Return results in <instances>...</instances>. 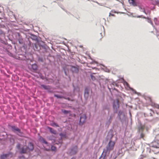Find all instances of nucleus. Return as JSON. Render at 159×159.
I'll return each instance as SVG.
<instances>
[{"mask_svg": "<svg viewBox=\"0 0 159 159\" xmlns=\"http://www.w3.org/2000/svg\"><path fill=\"white\" fill-rule=\"evenodd\" d=\"M34 148L33 144L31 143H30L28 147L24 146L21 149L20 153H26L27 152L32 151L34 149Z\"/></svg>", "mask_w": 159, "mask_h": 159, "instance_id": "nucleus-1", "label": "nucleus"}, {"mask_svg": "<svg viewBox=\"0 0 159 159\" xmlns=\"http://www.w3.org/2000/svg\"><path fill=\"white\" fill-rule=\"evenodd\" d=\"M115 144V142L112 141L111 138L106 147V149L105 150L106 153L114 149Z\"/></svg>", "mask_w": 159, "mask_h": 159, "instance_id": "nucleus-2", "label": "nucleus"}, {"mask_svg": "<svg viewBox=\"0 0 159 159\" xmlns=\"http://www.w3.org/2000/svg\"><path fill=\"white\" fill-rule=\"evenodd\" d=\"M118 117L119 118L120 120L122 121L125 118V116L122 112L119 111L118 114Z\"/></svg>", "mask_w": 159, "mask_h": 159, "instance_id": "nucleus-3", "label": "nucleus"}, {"mask_svg": "<svg viewBox=\"0 0 159 159\" xmlns=\"http://www.w3.org/2000/svg\"><path fill=\"white\" fill-rule=\"evenodd\" d=\"M86 116L85 115L83 114L80 117V123L81 124H83L86 120Z\"/></svg>", "mask_w": 159, "mask_h": 159, "instance_id": "nucleus-4", "label": "nucleus"}, {"mask_svg": "<svg viewBox=\"0 0 159 159\" xmlns=\"http://www.w3.org/2000/svg\"><path fill=\"white\" fill-rule=\"evenodd\" d=\"M12 131L14 132H17L18 133V134L19 135V134H21L22 133L20 130L17 127H16L15 126H13L11 127Z\"/></svg>", "mask_w": 159, "mask_h": 159, "instance_id": "nucleus-5", "label": "nucleus"}, {"mask_svg": "<svg viewBox=\"0 0 159 159\" xmlns=\"http://www.w3.org/2000/svg\"><path fill=\"white\" fill-rule=\"evenodd\" d=\"M119 101L118 99L114 102L113 104V107L114 108H116L117 107H119Z\"/></svg>", "mask_w": 159, "mask_h": 159, "instance_id": "nucleus-6", "label": "nucleus"}, {"mask_svg": "<svg viewBox=\"0 0 159 159\" xmlns=\"http://www.w3.org/2000/svg\"><path fill=\"white\" fill-rule=\"evenodd\" d=\"M129 2L130 4L134 6H136L137 5L134 0H129Z\"/></svg>", "mask_w": 159, "mask_h": 159, "instance_id": "nucleus-7", "label": "nucleus"}, {"mask_svg": "<svg viewBox=\"0 0 159 159\" xmlns=\"http://www.w3.org/2000/svg\"><path fill=\"white\" fill-rule=\"evenodd\" d=\"M39 141H40V142H41L42 143H44L46 144H48L47 142L45 141V139L43 138L42 137H40V138H39Z\"/></svg>", "mask_w": 159, "mask_h": 159, "instance_id": "nucleus-8", "label": "nucleus"}, {"mask_svg": "<svg viewBox=\"0 0 159 159\" xmlns=\"http://www.w3.org/2000/svg\"><path fill=\"white\" fill-rule=\"evenodd\" d=\"M9 154H4L1 156V159H6L9 156Z\"/></svg>", "mask_w": 159, "mask_h": 159, "instance_id": "nucleus-9", "label": "nucleus"}, {"mask_svg": "<svg viewBox=\"0 0 159 159\" xmlns=\"http://www.w3.org/2000/svg\"><path fill=\"white\" fill-rule=\"evenodd\" d=\"M48 128L49 129L50 132L54 134H56V131L55 130L53 129H52V128L50 127H48Z\"/></svg>", "mask_w": 159, "mask_h": 159, "instance_id": "nucleus-10", "label": "nucleus"}, {"mask_svg": "<svg viewBox=\"0 0 159 159\" xmlns=\"http://www.w3.org/2000/svg\"><path fill=\"white\" fill-rule=\"evenodd\" d=\"M32 69L34 70H37L38 68L37 65L36 64H34L32 65Z\"/></svg>", "mask_w": 159, "mask_h": 159, "instance_id": "nucleus-11", "label": "nucleus"}, {"mask_svg": "<svg viewBox=\"0 0 159 159\" xmlns=\"http://www.w3.org/2000/svg\"><path fill=\"white\" fill-rule=\"evenodd\" d=\"M154 106L157 109V113L159 114V105L154 104Z\"/></svg>", "mask_w": 159, "mask_h": 159, "instance_id": "nucleus-12", "label": "nucleus"}, {"mask_svg": "<svg viewBox=\"0 0 159 159\" xmlns=\"http://www.w3.org/2000/svg\"><path fill=\"white\" fill-rule=\"evenodd\" d=\"M155 140L159 144V134H157L156 136Z\"/></svg>", "mask_w": 159, "mask_h": 159, "instance_id": "nucleus-13", "label": "nucleus"}, {"mask_svg": "<svg viewBox=\"0 0 159 159\" xmlns=\"http://www.w3.org/2000/svg\"><path fill=\"white\" fill-rule=\"evenodd\" d=\"M114 115H112L110 116L108 120L109 123H110L111 122L112 119L114 117Z\"/></svg>", "mask_w": 159, "mask_h": 159, "instance_id": "nucleus-14", "label": "nucleus"}, {"mask_svg": "<svg viewBox=\"0 0 159 159\" xmlns=\"http://www.w3.org/2000/svg\"><path fill=\"white\" fill-rule=\"evenodd\" d=\"M62 112L64 114H67L70 112V111H66L65 110H62Z\"/></svg>", "mask_w": 159, "mask_h": 159, "instance_id": "nucleus-15", "label": "nucleus"}, {"mask_svg": "<svg viewBox=\"0 0 159 159\" xmlns=\"http://www.w3.org/2000/svg\"><path fill=\"white\" fill-rule=\"evenodd\" d=\"M124 84L127 87H129L130 89H131L132 90H133V89L132 88H130L129 87V84H128V83L127 82H125Z\"/></svg>", "mask_w": 159, "mask_h": 159, "instance_id": "nucleus-16", "label": "nucleus"}, {"mask_svg": "<svg viewBox=\"0 0 159 159\" xmlns=\"http://www.w3.org/2000/svg\"><path fill=\"white\" fill-rule=\"evenodd\" d=\"M145 136V134L143 133H141L140 135V138L139 139H143V140H144V138Z\"/></svg>", "mask_w": 159, "mask_h": 159, "instance_id": "nucleus-17", "label": "nucleus"}, {"mask_svg": "<svg viewBox=\"0 0 159 159\" xmlns=\"http://www.w3.org/2000/svg\"><path fill=\"white\" fill-rule=\"evenodd\" d=\"M51 149L52 151H55L56 150V148L55 147L52 146L51 147Z\"/></svg>", "mask_w": 159, "mask_h": 159, "instance_id": "nucleus-18", "label": "nucleus"}, {"mask_svg": "<svg viewBox=\"0 0 159 159\" xmlns=\"http://www.w3.org/2000/svg\"><path fill=\"white\" fill-rule=\"evenodd\" d=\"M52 125L53 126H55L57 127H59V125H58L55 123H53L52 124Z\"/></svg>", "mask_w": 159, "mask_h": 159, "instance_id": "nucleus-19", "label": "nucleus"}, {"mask_svg": "<svg viewBox=\"0 0 159 159\" xmlns=\"http://www.w3.org/2000/svg\"><path fill=\"white\" fill-rule=\"evenodd\" d=\"M89 95V92H88L85 91L84 93V95L85 96L86 95L87 96Z\"/></svg>", "mask_w": 159, "mask_h": 159, "instance_id": "nucleus-20", "label": "nucleus"}, {"mask_svg": "<svg viewBox=\"0 0 159 159\" xmlns=\"http://www.w3.org/2000/svg\"><path fill=\"white\" fill-rule=\"evenodd\" d=\"M91 79H92V80H95V77L92 75H91Z\"/></svg>", "mask_w": 159, "mask_h": 159, "instance_id": "nucleus-21", "label": "nucleus"}, {"mask_svg": "<svg viewBox=\"0 0 159 159\" xmlns=\"http://www.w3.org/2000/svg\"><path fill=\"white\" fill-rule=\"evenodd\" d=\"M42 86L43 87V88H44L45 89H47V87L46 86L43 85H42Z\"/></svg>", "mask_w": 159, "mask_h": 159, "instance_id": "nucleus-22", "label": "nucleus"}, {"mask_svg": "<svg viewBox=\"0 0 159 159\" xmlns=\"http://www.w3.org/2000/svg\"><path fill=\"white\" fill-rule=\"evenodd\" d=\"M17 147L18 148H19L20 147V145L19 144H18L17 145Z\"/></svg>", "mask_w": 159, "mask_h": 159, "instance_id": "nucleus-23", "label": "nucleus"}, {"mask_svg": "<svg viewBox=\"0 0 159 159\" xmlns=\"http://www.w3.org/2000/svg\"><path fill=\"white\" fill-rule=\"evenodd\" d=\"M148 99H149V100H150V102H152V99L151 98V97H148Z\"/></svg>", "mask_w": 159, "mask_h": 159, "instance_id": "nucleus-24", "label": "nucleus"}, {"mask_svg": "<svg viewBox=\"0 0 159 159\" xmlns=\"http://www.w3.org/2000/svg\"><path fill=\"white\" fill-rule=\"evenodd\" d=\"M152 147H155L156 148H159V147H157L156 146H154V145H152Z\"/></svg>", "mask_w": 159, "mask_h": 159, "instance_id": "nucleus-25", "label": "nucleus"}, {"mask_svg": "<svg viewBox=\"0 0 159 159\" xmlns=\"http://www.w3.org/2000/svg\"><path fill=\"white\" fill-rule=\"evenodd\" d=\"M75 69V71L76 72H77L78 71V69L77 68H76L75 67H74Z\"/></svg>", "mask_w": 159, "mask_h": 159, "instance_id": "nucleus-26", "label": "nucleus"}, {"mask_svg": "<svg viewBox=\"0 0 159 159\" xmlns=\"http://www.w3.org/2000/svg\"><path fill=\"white\" fill-rule=\"evenodd\" d=\"M55 96L58 98H61V97L60 96H59L58 95H55Z\"/></svg>", "mask_w": 159, "mask_h": 159, "instance_id": "nucleus-27", "label": "nucleus"}, {"mask_svg": "<svg viewBox=\"0 0 159 159\" xmlns=\"http://www.w3.org/2000/svg\"><path fill=\"white\" fill-rule=\"evenodd\" d=\"M152 159H156L155 158L153 157H152Z\"/></svg>", "mask_w": 159, "mask_h": 159, "instance_id": "nucleus-28", "label": "nucleus"}, {"mask_svg": "<svg viewBox=\"0 0 159 159\" xmlns=\"http://www.w3.org/2000/svg\"><path fill=\"white\" fill-rule=\"evenodd\" d=\"M99 159H103V158L102 159V157H101Z\"/></svg>", "mask_w": 159, "mask_h": 159, "instance_id": "nucleus-29", "label": "nucleus"}, {"mask_svg": "<svg viewBox=\"0 0 159 159\" xmlns=\"http://www.w3.org/2000/svg\"><path fill=\"white\" fill-rule=\"evenodd\" d=\"M75 148L77 150V147L76 146L75 147Z\"/></svg>", "mask_w": 159, "mask_h": 159, "instance_id": "nucleus-30", "label": "nucleus"}, {"mask_svg": "<svg viewBox=\"0 0 159 159\" xmlns=\"http://www.w3.org/2000/svg\"><path fill=\"white\" fill-rule=\"evenodd\" d=\"M150 21L149 22L150 23H151L152 24V21L151 20H150Z\"/></svg>", "mask_w": 159, "mask_h": 159, "instance_id": "nucleus-31", "label": "nucleus"}, {"mask_svg": "<svg viewBox=\"0 0 159 159\" xmlns=\"http://www.w3.org/2000/svg\"><path fill=\"white\" fill-rule=\"evenodd\" d=\"M71 159H75V158L73 157Z\"/></svg>", "mask_w": 159, "mask_h": 159, "instance_id": "nucleus-32", "label": "nucleus"}]
</instances>
